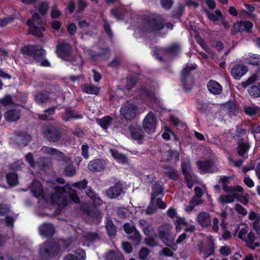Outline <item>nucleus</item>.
<instances>
[{"label":"nucleus","mask_w":260,"mask_h":260,"mask_svg":"<svg viewBox=\"0 0 260 260\" xmlns=\"http://www.w3.org/2000/svg\"><path fill=\"white\" fill-rule=\"evenodd\" d=\"M164 27V20L159 15L151 14L145 16L142 21L141 29L144 31L154 32Z\"/></svg>","instance_id":"nucleus-1"},{"label":"nucleus","mask_w":260,"mask_h":260,"mask_svg":"<svg viewBox=\"0 0 260 260\" xmlns=\"http://www.w3.org/2000/svg\"><path fill=\"white\" fill-rule=\"evenodd\" d=\"M72 47L71 45L64 41H59L56 46V52L62 59L71 62L73 65L82 66L81 59L71 55Z\"/></svg>","instance_id":"nucleus-2"},{"label":"nucleus","mask_w":260,"mask_h":260,"mask_svg":"<svg viewBox=\"0 0 260 260\" xmlns=\"http://www.w3.org/2000/svg\"><path fill=\"white\" fill-rule=\"evenodd\" d=\"M173 226L170 223H165L158 228V236L162 242L167 246L171 247L174 243L175 236L172 231Z\"/></svg>","instance_id":"nucleus-3"},{"label":"nucleus","mask_w":260,"mask_h":260,"mask_svg":"<svg viewBox=\"0 0 260 260\" xmlns=\"http://www.w3.org/2000/svg\"><path fill=\"white\" fill-rule=\"evenodd\" d=\"M196 68L194 65H187L181 71V81L184 89L186 91H190L192 88L194 81L191 71Z\"/></svg>","instance_id":"nucleus-4"},{"label":"nucleus","mask_w":260,"mask_h":260,"mask_svg":"<svg viewBox=\"0 0 260 260\" xmlns=\"http://www.w3.org/2000/svg\"><path fill=\"white\" fill-rule=\"evenodd\" d=\"M58 248L56 244L50 242H45L41 245L39 254L44 260H48V258L57 254Z\"/></svg>","instance_id":"nucleus-5"},{"label":"nucleus","mask_w":260,"mask_h":260,"mask_svg":"<svg viewBox=\"0 0 260 260\" xmlns=\"http://www.w3.org/2000/svg\"><path fill=\"white\" fill-rule=\"evenodd\" d=\"M21 50L22 54L28 56H32L37 62H39L41 59H43L45 53L44 49H38L34 45L25 46L22 47Z\"/></svg>","instance_id":"nucleus-6"},{"label":"nucleus","mask_w":260,"mask_h":260,"mask_svg":"<svg viewBox=\"0 0 260 260\" xmlns=\"http://www.w3.org/2000/svg\"><path fill=\"white\" fill-rule=\"evenodd\" d=\"M137 111L138 108L134 104L126 102L121 107L120 112L126 120H132L135 118Z\"/></svg>","instance_id":"nucleus-7"},{"label":"nucleus","mask_w":260,"mask_h":260,"mask_svg":"<svg viewBox=\"0 0 260 260\" xmlns=\"http://www.w3.org/2000/svg\"><path fill=\"white\" fill-rule=\"evenodd\" d=\"M157 123V118L152 112H149L144 118L143 121V128L148 133L155 132Z\"/></svg>","instance_id":"nucleus-8"},{"label":"nucleus","mask_w":260,"mask_h":260,"mask_svg":"<svg viewBox=\"0 0 260 260\" xmlns=\"http://www.w3.org/2000/svg\"><path fill=\"white\" fill-rule=\"evenodd\" d=\"M45 137L51 142H58L61 137L60 130L54 126H48L43 130Z\"/></svg>","instance_id":"nucleus-9"},{"label":"nucleus","mask_w":260,"mask_h":260,"mask_svg":"<svg viewBox=\"0 0 260 260\" xmlns=\"http://www.w3.org/2000/svg\"><path fill=\"white\" fill-rule=\"evenodd\" d=\"M208 246L207 247L205 248H204L203 243L202 242L198 245V248L200 254L205 258L213 255L214 252V243L212 237L211 236L208 237Z\"/></svg>","instance_id":"nucleus-10"},{"label":"nucleus","mask_w":260,"mask_h":260,"mask_svg":"<svg viewBox=\"0 0 260 260\" xmlns=\"http://www.w3.org/2000/svg\"><path fill=\"white\" fill-rule=\"evenodd\" d=\"M196 164L198 169L204 173H213L217 170L214 162L211 160H199Z\"/></svg>","instance_id":"nucleus-11"},{"label":"nucleus","mask_w":260,"mask_h":260,"mask_svg":"<svg viewBox=\"0 0 260 260\" xmlns=\"http://www.w3.org/2000/svg\"><path fill=\"white\" fill-rule=\"evenodd\" d=\"M196 220L199 224L204 228H207L211 225V217L208 212H200L197 216Z\"/></svg>","instance_id":"nucleus-12"},{"label":"nucleus","mask_w":260,"mask_h":260,"mask_svg":"<svg viewBox=\"0 0 260 260\" xmlns=\"http://www.w3.org/2000/svg\"><path fill=\"white\" fill-rule=\"evenodd\" d=\"M106 166L105 160L95 159L90 161L88 165V169L91 172H96L103 171Z\"/></svg>","instance_id":"nucleus-13"},{"label":"nucleus","mask_w":260,"mask_h":260,"mask_svg":"<svg viewBox=\"0 0 260 260\" xmlns=\"http://www.w3.org/2000/svg\"><path fill=\"white\" fill-rule=\"evenodd\" d=\"M55 190L56 192L53 193L51 197V202L58 205L59 206H64L66 203V200L60 194V192L64 191L63 188L57 186L56 187Z\"/></svg>","instance_id":"nucleus-14"},{"label":"nucleus","mask_w":260,"mask_h":260,"mask_svg":"<svg viewBox=\"0 0 260 260\" xmlns=\"http://www.w3.org/2000/svg\"><path fill=\"white\" fill-rule=\"evenodd\" d=\"M122 190V184L118 182L106 190V194L110 199H115L120 195Z\"/></svg>","instance_id":"nucleus-15"},{"label":"nucleus","mask_w":260,"mask_h":260,"mask_svg":"<svg viewBox=\"0 0 260 260\" xmlns=\"http://www.w3.org/2000/svg\"><path fill=\"white\" fill-rule=\"evenodd\" d=\"M247 71L248 69L246 66L242 64H237L232 68L231 74L234 78L239 79L247 73Z\"/></svg>","instance_id":"nucleus-16"},{"label":"nucleus","mask_w":260,"mask_h":260,"mask_svg":"<svg viewBox=\"0 0 260 260\" xmlns=\"http://www.w3.org/2000/svg\"><path fill=\"white\" fill-rule=\"evenodd\" d=\"M26 23L29 26V34H32V35L39 38L43 37L42 31H44L45 30V28L44 27L36 26L35 24L31 22V20H28Z\"/></svg>","instance_id":"nucleus-17"},{"label":"nucleus","mask_w":260,"mask_h":260,"mask_svg":"<svg viewBox=\"0 0 260 260\" xmlns=\"http://www.w3.org/2000/svg\"><path fill=\"white\" fill-rule=\"evenodd\" d=\"M138 223L146 236H149L152 235L154 229L151 223L144 219H140Z\"/></svg>","instance_id":"nucleus-18"},{"label":"nucleus","mask_w":260,"mask_h":260,"mask_svg":"<svg viewBox=\"0 0 260 260\" xmlns=\"http://www.w3.org/2000/svg\"><path fill=\"white\" fill-rule=\"evenodd\" d=\"M39 232L41 235L48 237L53 235L55 229L52 224L45 223L40 226Z\"/></svg>","instance_id":"nucleus-19"},{"label":"nucleus","mask_w":260,"mask_h":260,"mask_svg":"<svg viewBox=\"0 0 260 260\" xmlns=\"http://www.w3.org/2000/svg\"><path fill=\"white\" fill-rule=\"evenodd\" d=\"M4 117L9 122L17 121L20 119V111L17 109L8 110L5 113Z\"/></svg>","instance_id":"nucleus-20"},{"label":"nucleus","mask_w":260,"mask_h":260,"mask_svg":"<svg viewBox=\"0 0 260 260\" xmlns=\"http://www.w3.org/2000/svg\"><path fill=\"white\" fill-rule=\"evenodd\" d=\"M208 90L213 94H219L222 90L221 85L217 81L210 80L207 84Z\"/></svg>","instance_id":"nucleus-21"},{"label":"nucleus","mask_w":260,"mask_h":260,"mask_svg":"<svg viewBox=\"0 0 260 260\" xmlns=\"http://www.w3.org/2000/svg\"><path fill=\"white\" fill-rule=\"evenodd\" d=\"M162 157L164 161H168L172 160L177 161L179 160V153L175 150L165 151L162 153Z\"/></svg>","instance_id":"nucleus-22"},{"label":"nucleus","mask_w":260,"mask_h":260,"mask_svg":"<svg viewBox=\"0 0 260 260\" xmlns=\"http://www.w3.org/2000/svg\"><path fill=\"white\" fill-rule=\"evenodd\" d=\"M82 91L87 94L98 95L100 88L91 83L83 84L81 86Z\"/></svg>","instance_id":"nucleus-23"},{"label":"nucleus","mask_w":260,"mask_h":260,"mask_svg":"<svg viewBox=\"0 0 260 260\" xmlns=\"http://www.w3.org/2000/svg\"><path fill=\"white\" fill-rule=\"evenodd\" d=\"M30 189L35 197H43V189L39 181L34 180L32 183Z\"/></svg>","instance_id":"nucleus-24"},{"label":"nucleus","mask_w":260,"mask_h":260,"mask_svg":"<svg viewBox=\"0 0 260 260\" xmlns=\"http://www.w3.org/2000/svg\"><path fill=\"white\" fill-rule=\"evenodd\" d=\"M30 140V136L25 133L20 132L15 138V141L19 145L26 146Z\"/></svg>","instance_id":"nucleus-25"},{"label":"nucleus","mask_w":260,"mask_h":260,"mask_svg":"<svg viewBox=\"0 0 260 260\" xmlns=\"http://www.w3.org/2000/svg\"><path fill=\"white\" fill-rule=\"evenodd\" d=\"M132 138L137 141H142L144 137V133L140 127L133 126L131 128Z\"/></svg>","instance_id":"nucleus-26"},{"label":"nucleus","mask_w":260,"mask_h":260,"mask_svg":"<svg viewBox=\"0 0 260 260\" xmlns=\"http://www.w3.org/2000/svg\"><path fill=\"white\" fill-rule=\"evenodd\" d=\"M85 258V251L82 249H78L74 255L70 253L67 254L64 256L63 260H84Z\"/></svg>","instance_id":"nucleus-27"},{"label":"nucleus","mask_w":260,"mask_h":260,"mask_svg":"<svg viewBox=\"0 0 260 260\" xmlns=\"http://www.w3.org/2000/svg\"><path fill=\"white\" fill-rule=\"evenodd\" d=\"M181 168L185 178H189L191 176H195L192 172L191 162L189 160H187L182 162L181 164Z\"/></svg>","instance_id":"nucleus-28"},{"label":"nucleus","mask_w":260,"mask_h":260,"mask_svg":"<svg viewBox=\"0 0 260 260\" xmlns=\"http://www.w3.org/2000/svg\"><path fill=\"white\" fill-rule=\"evenodd\" d=\"M85 192L86 194L93 201L95 206L101 205L103 203V201L90 187H87Z\"/></svg>","instance_id":"nucleus-29"},{"label":"nucleus","mask_w":260,"mask_h":260,"mask_svg":"<svg viewBox=\"0 0 260 260\" xmlns=\"http://www.w3.org/2000/svg\"><path fill=\"white\" fill-rule=\"evenodd\" d=\"M236 193L231 194H221L218 199V202L222 206L225 204L233 203L235 201Z\"/></svg>","instance_id":"nucleus-30"},{"label":"nucleus","mask_w":260,"mask_h":260,"mask_svg":"<svg viewBox=\"0 0 260 260\" xmlns=\"http://www.w3.org/2000/svg\"><path fill=\"white\" fill-rule=\"evenodd\" d=\"M105 227L110 236L112 237L116 235V227L115 226L112 220L109 217H106Z\"/></svg>","instance_id":"nucleus-31"},{"label":"nucleus","mask_w":260,"mask_h":260,"mask_svg":"<svg viewBox=\"0 0 260 260\" xmlns=\"http://www.w3.org/2000/svg\"><path fill=\"white\" fill-rule=\"evenodd\" d=\"M83 239L87 242H94L100 239V235L96 232H86L83 235Z\"/></svg>","instance_id":"nucleus-32"},{"label":"nucleus","mask_w":260,"mask_h":260,"mask_svg":"<svg viewBox=\"0 0 260 260\" xmlns=\"http://www.w3.org/2000/svg\"><path fill=\"white\" fill-rule=\"evenodd\" d=\"M255 237L252 232H250L247 235V239H245L244 241L246 242L247 246L251 249H254L256 247L259 246L258 242H254Z\"/></svg>","instance_id":"nucleus-33"},{"label":"nucleus","mask_w":260,"mask_h":260,"mask_svg":"<svg viewBox=\"0 0 260 260\" xmlns=\"http://www.w3.org/2000/svg\"><path fill=\"white\" fill-rule=\"evenodd\" d=\"M35 100L39 104L47 103L50 100L49 93L47 92L38 93L36 95Z\"/></svg>","instance_id":"nucleus-34"},{"label":"nucleus","mask_w":260,"mask_h":260,"mask_svg":"<svg viewBox=\"0 0 260 260\" xmlns=\"http://www.w3.org/2000/svg\"><path fill=\"white\" fill-rule=\"evenodd\" d=\"M128 238L129 240H131L134 244L138 245L141 241L142 237L140 232L137 230H136L131 234H128Z\"/></svg>","instance_id":"nucleus-35"},{"label":"nucleus","mask_w":260,"mask_h":260,"mask_svg":"<svg viewBox=\"0 0 260 260\" xmlns=\"http://www.w3.org/2000/svg\"><path fill=\"white\" fill-rule=\"evenodd\" d=\"M113 118L109 116L96 120L99 124L104 129H106L108 126L111 124Z\"/></svg>","instance_id":"nucleus-36"},{"label":"nucleus","mask_w":260,"mask_h":260,"mask_svg":"<svg viewBox=\"0 0 260 260\" xmlns=\"http://www.w3.org/2000/svg\"><path fill=\"white\" fill-rule=\"evenodd\" d=\"M223 190L226 193H231L234 194V193L243 192V188L242 187L239 185H236L235 186H230L226 185H223L222 186Z\"/></svg>","instance_id":"nucleus-37"},{"label":"nucleus","mask_w":260,"mask_h":260,"mask_svg":"<svg viewBox=\"0 0 260 260\" xmlns=\"http://www.w3.org/2000/svg\"><path fill=\"white\" fill-rule=\"evenodd\" d=\"M202 203L203 201L201 199L193 197L189 201V204L186 207L185 210L187 212H190L192 211L196 206L202 204Z\"/></svg>","instance_id":"nucleus-38"},{"label":"nucleus","mask_w":260,"mask_h":260,"mask_svg":"<svg viewBox=\"0 0 260 260\" xmlns=\"http://www.w3.org/2000/svg\"><path fill=\"white\" fill-rule=\"evenodd\" d=\"M63 167V173L65 176L72 177L76 174V170L73 166V162L71 164H68Z\"/></svg>","instance_id":"nucleus-39"},{"label":"nucleus","mask_w":260,"mask_h":260,"mask_svg":"<svg viewBox=\"0 0 260 260\" xmlns=\"http://www.w3.org/2000/svg\"><path fill=\"white\" fill-rule=\"evenodd\" d=\"M110 151L112 156L117 159L119 162L122 164L127 162V158L124 155L119 153L115 149H111Z\"/></svg>","instance_id":"nucleus-40"},{"label":"nucleus","mask_w":260,"mask_h":260,"mask_svg":"<svg viewBox=\"0 0 260 260\" xmlns=\"http://www.w3.org/2000/svg\"><path fill=\"white\" fill-rule=\"evenodd\" d=\"M41 151L44 154L49 155H55L56 158L57 157L58 154H59V151L58 150L45 146H44L41 148Z\"/></svg>","instance_id":"nucleus-41"},{"label":"nucleus","mask_w":260,"mask_h":260,"mask_svg":"<svg viewBox=\"0 0 260 260\" xmlns=\"http://www.w3.org/2000/svg\"><path fill=\"white\" fill-rule=\"evenodd\" d=\"M59 153L60 154H58L56 159L61 161V166H64L68 164H71V162H73L71 158L66 156L62 152L59 151Z\"/></svg>","instance_id":"nucleus-42"},{"label":"nucleus","mask_w":260,"mask_h":260,"mask_svg":"<svg viewBox=\"0 0 260 260\" xmlns=\"http://www.w3.org/2000/svg\"><path fill=\"white\" fill-rule=\"evenodd\" d=\"M249 145L248 143L239 142L237 147V153L241 156H244V154L248 150Z\"/></svg>","instance_id":"nucleus-43"},{"label":"nucleus","mask_w":260,"mask_h":260,"mask_svg":"<svg viewBox=\"0 0 260 260\" xmlns=\"http://www.w3.org/2000/svg\"><path fill=\"white\" fill-rule=\"evenodd\" d=\"M162 193V187L158 183H155L153 187L151 193V201H154L156 197Z\"/></svg>","instance_id":"nucleus-44"},{"label":"nucleus","mask_w":260,"mask_h":260,"mask_svg":"<svg viewBox=\"0 0 260 260\" xmlns=\"http://www.w3.org/2000/svg\"><path fill=\"white\" fill-rule=\"evenodd\" d=\"M238 231H239V232L238 235V237L239 239L244 240L246 238V235L248 232L247 228L244 226V227L240 229V225H237L236 230L234 234V236H236L237 233L238 232Z\"/></svg>","instance_id":"nucleus-45"},{"label":"nucleus","mask_w":260,"mask_h":260,"mask_svg":"<svg viewBox=\"0 0 260 260\" xmlns=\"http://www.w3.org/2000/svg\"><path fill=\"white\" fill-rule=\"evenodd\" d=\"M164 168L165 170V173L169 178L173 180H177L178 179L177 171L175 169L168 166Z\"/></svg>","instance_id":"nucleus-46"},{"label":"nucleus","mask_w":260,"mask_h":260,"mask_svg":"<svg viewBox=\"0 0 260 260\" xmlns=\"http://www.w3.org/2000/svg\"><path fill=\"white\" fill-rule=\"evenodd\" d=\"M8 183L12 186L16 185L18 183L17 175L14 173H9L7 176Z\"/></svg>","instance_id":"nucleus-47"},{"label":"nucleus","mask_w":260,"mask_h":260,"mask_svg":"<svg viewBox=\"0 0 260 260\" xmlns=\"http://www.w3.org/2000/svg\"><path fill=\"white\" fill-rule=\"evenodd\" d=\"M249 93L253 97L260 96V84L257 83L255 85H252L249 90Z\"/></svg>","instance_id":"nucleus-48"},{"label":"nucleus","mask_w":260,"mask_h":260,"mask_svg":"<svg viewBox=\"0 0 260 260\" xmlns=\"http://www.w3.org/2000/svg\"><path fill=\"white\" fill-rule=\"evenodd\" d=\"M55 108V107H53L45 110L44 114L39 115V118L43 120L48 119L50 115L54 114Z\"/></svg>","instance_id":"nucleus-49"},{"label":"nucleus","mask_w":260,"mask_h":260,"mask_svg":"<svg viewBox=\"0 0 260 260\" xmlns=\"http://www.w3.org/2000/svg\"><path fill=\"white\" fill-rule=\"evenodd\" d=\"M236 197H235V199L237 200L244 205H246L248 203L249 201V196L248 193H245V194H241L238 193V192L236 193Z\"/></svg>","instance_id":"nucleus-50"},{"label":"nucleus","mask_w":260,"mask_h":260,"mask_svg":"<svg viewBox=\"0 0 260 260\" xmlns=\"http://www.w3.org/2000/svg\"><path fill=\"white\" fill-rule=\"evenodd\" d=\"M247 62L253 66L260 64V56L252 55L247 58Z\"/></svg>","instance_id":"nucleus-51"},{"label":"nucleus","mask_w":260,"mask_h":260,"mask_svg":"<svg viewBox=\"0 0 260 260\" xmlns=\"http://www.w3.org/2000/svg\"><path fill=\"white\" fill-rule=\"evenodd\" d=\"M151 236H147L148 237L145 239V243L147 246L151 247L156 246L158 245V241Z\"/></svg>","instance_id":"nucleus-52"},{"label":"nucleus","mask_w":260,"mask_h":260,"mask_svg":"<svg viewBox=\"0 0 260 260\" xmlns=\"http://www.w3.org/2000/svg\"><path fill=\"white\" fill-rule=\"evenodd\" d=\"M48 8V4L46 2H42L39 5L38 11L41 14L44 15L47 13Z\"/></svg>","instance_id":"nucleus-53"},{"label":"nucleus","mask_w":260,"mask_h":260,"mask_svg":"<svg viewBox=\"0 0 260 260\" xmlns=\"http://www.w3.org/2000/svg\"><path fill=\"white\" fill-rule=\"evenodd\" d=\"M123 230L127 234H130L133 232L137 230L135 225L133 223L131 224L129 223H125L124 224L123 226Z\"/></svg>","instance_id":"nucleus-54"},{"label":"nucleus","mask_w":260,"mask_h":260,"mask_svg":"<svg viewBox=\"0 0 260 260\" xmlns=\"http://www.w3.org/2000/svg\"><path fill=\"white\" fill-rule=\"evenodd\" d=\"M103 26L106 33L109 37L112 38L113 36V33L111 29L110 24L108 22L107 20L106 19H103Z\"/></svg>","instance_id":"nucleus-55"},{"label":"nucleus","mask_w":260,"mask_h":260,"mask_svg":"<svg viewBox=\"0 0 260 260\" xmlns=\"http://www.w3.org/2000/svg\"><path fill=\"white\" fill-rule=\"evenodd\" d=\"M256 75L255 74L252 75L250 77H249L246 81L243 82L241 83V85L243 88H246L251 83L254 82L256 80Z\"/></svg>","instance_id":"nucleus-56"},{"label":"nucleus","mask_w":260,"mask_h":260,"mask_svg":"<svg viewBox=\"0 0 260 260\" xmlns=\"http://www.w3.org/2000/svg\"><path fill=\"white\" fill-rule=\"evenodd\" d=\"M235 209L238 214H241L243 216H245L247 213L246 209L239 204H236L235 205Z\"/></svg>","instance_id":"nucleus-57"},{"label":"nucleus","mask_w":260,"mask_h":260,"mask_svg":"<svg viewBox=\"0 0 260 260\" xmlns=\"http://www.w3.org/2000/svg\"><path fill=\"white\" fill-rule=\"evenodd\" d=\"M1 103L4 106L12 105L13 101L10 95H6L0 101Z\"/></svg>","instance_id":"nucleus-58"},{"label":"nucleus","mask_w":260,"mask_h":260,"mask_svg":"<svg viewBox=\"0 0 260 260\" xmlns=\"http://www.w3.org/2000/svg\"><path fill=\"white\" fill-rule=\"evenodd\" d=\"M149 252L150 251L148 248L146 247H143L139 251V256L140 258L142 259H145L147 258Z\"/></svg>","instance_id":"nucleus-59"},{"label":"nucleus","mask_w":260,"mask_h":260,"mask_svg":"<svg viewBox=\"0 0 260 260\" xmlns=\"http://www.w3.org/2000/svg\"><path fill=\"white\" fill-rule=\"evenodd\" d=\"M259 109L252 106L246 107L244 108L245 112L248 115H253L258 112Z\"/></svg>","instance_id":"nucleus-60"},{"label":"nucleus","mask_w":260,"mask_h":260,"mask_svg":"<svg viewBox=\"0 0 260 260\" xmlns=\"http://www.w3.org/2000/svg\"><path fill=\"white\" fill-rule=\"evenodd\" d=\"M136 82L135 79L132 77H127L126 79V88L127 90L131 89Z\"/></svg>","instance_id":"nucleus-61"},{"label":"nucleus","mask_w":260,"mask_h":260,"mask_svg":"<svg viewBox=\"0 0 260 260\" xmlns=\"http://www.w3.org/2000/svg\"><path fill=\"white\" fill-rule=\"evenodd\" d=\"M88 181L86 179H83L81 181L77 182L73 184V186L76 187L79 189H85L87 186Z\"/></svg>","instance_id":"nucleus-62"},{"label":"nucleus","mask_w":260,"mask_h":260,"mask_svg":"<svg viewBox=\"0 0 260 260\" xmlns=\"http://www.w3.org/2000/svg\"><path fill=\"white\" fill-rule=\"evenodd\" d=\"M249 219L253 221L254 223L258 222L260 221V214L254 212H250L249 214Z\"/></svg>","instance_id":"nucleus-63"},{"label":"nucleus","mask_w":260,"mask_h":260,"mask_svg":"<svg viewBox=\"0 0 260 260\" xmlns=\"http://www.w3.org/2000/svg\"><path fill=\"white\" fill-rule=\"evenodd\" d=\"M195 39L198 43L199 44L206 52H208L209 48L204 43L203 39L198 35H195Z\"/></svg>","instance_id":"nucleus-64"}]
</instances>
